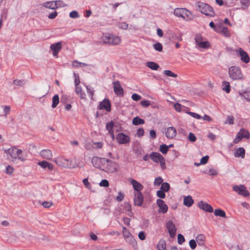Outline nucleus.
<instances>
[{
    "label": "nucleus",
    "instance_id": "obj_48",
    "mask_svg": "<svg viewBox=\"0 0 250 250\" xmlns=\"http://www.w3.org/2000/svg\"><path fill=\"white\" fill-rule=\"evenodd\" d=\"M177 241L179 245H182L185 241V239L183 235L180 233L178 234L177 235Z\"/></svg>",
    "mask_w": 250,
    "mask_h": 250
},
{
    "label": "nucleus",
    "instance_id": "obj_51",
    "mask_svg": "<svg viewBox=\"0 0 250 250\" xmlns=\"http://www.w3.org/2000/svg\"><path fill=\"white\" fill-rule=\"evenodd\" d=\"M187 113L194 118H195L197 119H200L202 118L201 116L196 113H194V112H190V111L187 112Z\"/></svg>",
    "mask_w": 250,
    "mask_h": 250
},
{
    "label": "nucleus",
    "instance_id": "obj_40",
    "mask_svg": "<svg viewBox=\"0 0 250 250\" xmlns=\"http://www.w3.org/2000/svg\"><path fill=\"white\" fill-rule=\"evenodd\" d=\"M169 189H170V185L168 183L165 182V183H163L161 184V186L160 187V189H161L165 192H167L169 190Z\"/></svg>",
    "mask_w": 250,
    "mask_h": 250
},
{
    "label": "nucleus",
    "instance_id": "obj_2",
    "mask_svg": "<svg viewBox=\"0 0 250 250\" xmlns=\"http://www.w3.org/2000/svg\"><path fill=\"white\" fill-rule=\"evenodd\" d=\"M197 9L207 16L213 17L215 16V12L212 7L205 3L198 2Z\"/></svg>",
    "mask_w": 250,
    "mask_h": 250
},
{
    "label": "nucleus",
    "instance_id": "obj_6",
    "mask_svg": "<svg viewBox=\"0 0 250 250\" xmlns=\"http://www.w3.org/2000/svg\"><path fill=\"white\" fill-rule=\"evenodd\" d=\"M106 161V158H100L98 157H93L91 160L93 166L97 168H99L103 170L104 164Z\"/></svg>",
    "mask_w": 250,
    "mask_h": 250
},
{
    "label": "nucleus",
    "instance_id": "obj_27",
    "mask_svg": "<svg viewBox=\"0 0 250 250\" xmlns=\"http://www.w3.org/2000/svg\"><path fill=\"white\" fill-rule=\"evenodd\" d=\"M206 237L203 234H199L196 237V241L199 246H203L205 244Z\"/></svg>",
    "mask_w": 250,
    "mask_h": 250
},
{
    "label": "nucleus",
    "instance_id": "obj_49",
    "mask_svg": "<svg viewBox=\"0 0 250 250\" xmlns=\"http://www.w3.org/2000/svg\"><path fill=\"white\" fill-rule=\"evenodd\" d=\"M198 45L200 48H207L209 46V42H208L207 41H206V42L202 41L201 42L199 43V44H198Z\"/></svg>",
    "mask_w": 250,
    "mask_h": 250
},
{
    "label": "nucleus",
    "instance_id": "obj_4",
    "mask_svg": "<svg viewBox=\"0 0 250 250\" xmlns=\"http://www.w3.org/2000/svg\"><path fill=\"white\" fill-rule=\"evenodd\" d=\"M174 14L176 16L185 20H191L193 17L191 13L186 8H177L174 9Z\"/></svg>",
    "mask_w": 250,
    "mask_h": 250
},
{
    "label": "nucleus",
    "instance_id": "obj_34",
    "mask_svg": "<svg viewBox=\"0 0 250 250\" xmlns=\"http://www.w3.org/2000/svg\"><path fill=\"white\" fill-rule=\"evenodd\" d=\"M214 214L216 216H220L221 217H226V212L225 211L220 208L215 209Z\"/></svg>",
    "mask_w": 250,
    "mask_h": 250
},
{
    "label": "nucleus",
    "instance_id": "obj_36",
    "mask_svg": "<svg viewBox=\"0 0 250 250\" xmlns=\"http://www.w3.org/2000/svg\"><path fill=\"white\" fill-rule=\"evenodd\" d=\"M59 103V97L58 95H55L52 98V107L53 108L56 107Z\"/></svg>",
    "mask_w": 250,
    "mask_h": 250
},
{
    "label": "nucleus",
    "instance_id": "obj_62",
    "mask_svg": "<svg viewBox=\"0 0 250 250\" xmlns=\"http://www.w3.org/2000/svg\"><path fill=\"white\" fill-rule=\"evenodd\" d=\"M131 98L133 100L135 101H138L141 100V96L137 93H133L131 96Z\"/></svg>",
    "mask_w": 250,
    "mask_h": 250
},
{
    "label": "nucleus",
    "instance_id": "obj_1",
    "mask_svg": "<svg viewBox=\"0 0 250 250\" xmlns=\"http://www.w3.org/2000/svg\"><path fill=\"white\" fill-rule=\"evenodd\" d=\"M102 41L105 44L117 45L120 43L121 39L118 36L109 33H106L102 36Z\"/></svg>",
    "mask_w": 250,
    "mask_h": 250
},
{
    "label": "nucleus",
    "instance_id": "obj_57",
    "mask_svg": "<svg viewBox=\"0 0 250 250\" xmlns=\"http://www.w3.org/2000/svg\"><path fill=\"white\" fill-rule=\"evenodd\" d=\"M226 124L233 125L234 123V117L232 116H229L225 122Z\"/></svg>",
    "mask_w": 250,
    "mask_h": 250
},
{
    "label": "nucleus",
    "instance_id": "obj_13",
    "mask_svg": "<svg viewBox=\"0 0 250 250\" xmlns=\"http://www.w3.org/2000/svg\"><path fill=\"white\" fill-rule=\"evenodd\" d=\"M98 108L100 110L105 109L107 112H110L111 110V103L108 99H104L102 101L99 106Z\"/></svg>",
    "mask_w": 250,
    "mask_h": 250
},
{
    "label": "nucleus",
    "instance_id": "obj_58",
    "mask_svg": "<svg viewBox=\"0 0 250 250\" xmlns=\"http://www.w3.org/2000/svg\"><path fill=\"white\" fill-rule=\"evenodd\" d=\"M243 137H242L241 135H240V132H238L235 138L233 140V143L234 144H238L242 139Z\"/></svg>",
    "mask_w": 250,
    "mask_h": 250
},
{
    "label": "nucleus",
    "instance_id": "obj_43",
    "mask_svg": "<svg viewBox=\"0 0 250 250\" xmlns=\"http://www.w3.org/2000/svg\"><path fill=\"white\" fill-rule=\"evenodd\" d=\"M163 183V179L161 177H156L154 181V185L155 186H159Z\"/></svg>",
    "mask_w": 250,
    "mask_h": 250
},
{
    "label": "nucleus",
    "instance_id": "obj_10",
    "mask_svg": "<svg viewBox=\"0 0 250 250\" xmlns=\"http://www.w3.org/2000/svg\"><path fill=\"white\" fill-rule=\"evenodd\" d=\"M116 139L119 144H126L129 143L130 141V137L123 133H118Z\"/></svg>",
    "mask_w": 250,
    "mask_h": 250
},
{
    "label": "nucleus",
    "instance_id": "obj_3",
    "mask_svg": "<svg viewBox=\"0 0 250 250\" xmlns=\"http://www.w3.org/2000/svg\"><path fill=\"white\" fill-rule=\"evenodd\" d=\"M119 168V166L117 163L106 159L103 170L107 173H114L118 171Z\"/></svg>",
    "mask_w": 250,
    "mask_h": 250
},
{
    "label": "nucleus",
    "instance_id": "obj_20",
    "mask_svg": "<svg viewBox=\"0 0 250 250\" xmlns=\"http://www.w3.org/2000/svg\"><path fill=\"white\" fill-rule=\"evenodd\" d=\"M176 130L174 127L170 126L167 128L166 132V136L167 138L173 139L176 136Z\"/></svg>",
    "mask_w": 250,
    "mask_h": 250
},
{
    "label": "nucleus",
    "instance_id": "obj_47",
    "mask_svg": "<svg viewBox=\"0 0 250 250\" xmlns=\"http://www.w3.org/2000/svg\"><path fill=\"white\" fill-rule=\"evenodd\" d=\"M73 66L78 67H83L84 66H87V64L84 63H82L78 62L77 61H74L72 62Z\"/></svg>",
    "mask_w": 250,
    "mask_h": 250
},
{
    "label": "nucleus",
    "instance_id": "obj_12",
    "mask_svg": "<svg viewBox=\"0 0 250 250\" xmlns=\"http://www.w3.org/2000/svg\"><path fill=\"white\" fill-rule=\"evenodd\" d=\"M166 227L168 230L170 236L173 238L176 233V228L173 222L171 220H168L166 223Z\"/></svg>",
    "mask_w": 250,
    "mask_h": 250
},
{
    "label": "nucleus",
    "instance_id": "obj_63",
    "mask_svg": "<svg viewBox=\"0 0 250 250\" xmlns=\"http://www.w3.org/2000/svg\"><path fill=\"white\" fill-rule=\"evenodd\" d=\"M69 16L70 18L74 19L78 18L79 17V15L77 11H73L70 13Z\"/></svg>",
    "mask_w": 250,
    "mask_h": 250
},
{
    "label": "nucleus",
    "instance_id": "obj_14",
    "mask_svg": "<svg viewBox=\"0 0 250 250\" xmlns=\"http://www.w3.org/2000/svg\"><path fill=\"white\" fill-rule=\"evenodd\" d=\"M134 197L133 199L134 204L135 206L141 207L144 201V196L141 192H136L134 193Z\"/></svg>",
    "mask_w": 250,
    "mask_h": 250
},
{
    "label": "nucleus",
    "instance_id": "obj_28",
    "mask_svg": "<svg viewBox=\"0 0 250 250\" xmlns=\"http://www.w3.org/2000/svg\"><path fill=\"white\" fill-rule=\"evenodd\" d=\"M222 88L223 90L225 91L227 93H229L231 90V86L229 82L224 81L222 82Z\"/></svg>",
    "mask_w": 250,
    "mask_h": 250
},
{
    "label": "nucleus",
    "instance_id": "obj_32",
    "mask_svg": "<svg viewBox=\"0 0 250 250\" xmlns=\"http://www.w3.org/2000/svg\"><path fill=\"white\" fill-rule=\"evenodd\" d=\"M114 123L112 121H111L110 122H108L106 124V129L108 130L109 133H112L113 135V139L114 138V135L113 133V127H114Z\"/></svg>",
    "mask_w": 250,
    "mask_h": 250
},
{
    "label": "nucleus",
    "instance_id": "obj_19",
    "mask_svg": "<svg viewBox=\"0 0 250 250\" xmlns=\"http://www.w3.org/2000/svg\"><path fill=\"white\" fill-rule=\"evenodd\" d=\"M61 2H62V0L47 1L44 2L42 4V6L46 8H49L51 9H56L58 7V3Z\"/></svg>",
    "mask_w": 250,
    "mask_h": 250
},
{
    "label": "nucleus",
    "instance_id": "obj_37",
    "mask_svg": "<svg viewBox=\"0 0 250 250\" xmlns=\"http://www.w3.org/2000/svg\"><path fill=\"white\" fill-rule=\"evenodd\" d=\"M22 152V150L16 148V151L15 152V154H16V159H18L21 161H24L25 160V158L21 155Z\"/></svg>",
    "mask_w": 250,
    "mask_h": 250
},
{
    "label": "nucleus",
    "instance_id": "obj_42",
    "mask_svg": "<svg viewBox=\"0 0 250 250\" xmlns=\"http://www.w3.org/2000/svg\"><path fill=\"white\" fill-rule=\"evenodd\" d=\"M168 150V146H167V145H166V144H163L160 146V151L163 154H167Z\"/></svg>",
    "mask_w": 250,
    "mask_h": 250
},
{
    "label": "nucleus",
    "instance_id": "obj_46",
    "mask_svg": "<svg viewBox=\"0 0 250 250\" xmlns=\"http://www.w3.org/2000/svg\"><path fill=\"white\" fill-rule=\"evenodd\" d=\"M154 49L159 52H161L163 50V45L160 42H157L153 44Z\"/></svg>",
    "mask_w": 250,
    "mask_h": 250
},
{
    "label": "nucleus",
    "instance_id": "obj_24",
    "mask_svg": "<svg viewBox=\"0 0 250 250\" xmlns=\"http://www.w3.org/2000/svg\"><path fill=\"white\" fill-rule=\"evenodd\" d=\"M235 157L244 158L245 156V150L243 147H240L237 149L234 153Z\"/></svg>",
    "mask_w": 250,
    "mask_h": 250
},
{
    "label": "nucleus",
    "instance_id": "obj_15",
    "mask_svg": "<svg viewBox=\"0 0 250 250\" xmlns=\"http://www.w3.org/2000/svg\"><path fill=\"white\" fill-rule=\"evenodd\" d=\"M236 53L240 57L241 60L245 62L248 63L250 62V58L248 53L245 52L242 48H240L236 50Z\"/></svg>",
    "mask_w": 250,
    "mask_h": 250
},
{
    "label": "nucleus",
    "instance_id": "obj_50",
    "mask_svg": "<svg viewBox=\"0 0 250 250\" xmlns=\"http://www.w3.org/2000/svg\"><path fill=\"white\" fill-rule=\"evenodd\" d=\"M165 191L161 190L160 189V190H158L157 191V193H156V195L159 197L161 199H164L166 197V194H165Z\"/></svg>",
    "mask_w": 250,
    "mask_h": 250
},
{
    "label": "nucleus",
    "instance_id": "obj_29",
    "mask_svg": "<svg viewBox=\"0 0 250 250\" xmlns=\"http://www.w3.org/2000/svg\"><path fill=\"white\" fill-rule=\"evenodd\" d=\"M166 242L163 239H161L157 245V250H167L166 249Z\"/></svg>",
    "mask_w": 250,
    "mask_h": 250
},
{
    "label": "nucleus",
    "instance_id": "obj_22",
    "mask_svg": "<svg viewBox=\"0 0 250 250\" xmlns=\"http://www.w3.org/2000/svg\"><path fill=\"white\" fill-rule=\"evenodd\" d=\"M40 155L43 158L48 160L51 159L53 157L51 151L47 149L42 150L40 152Z\"/></svg>",
    "mask_w": 250,
    "mask_h": 250
},
{
    "label": "nucleus",
    "instance_id": "obj_23",
    "mask_svg": "<svg viewBox=\"0 0 250 250\" xmlns=\"http://www.w3.org/2000/svg\"><path fill=\"white\" fill-rule=\"evenodd\" d=\"M123 233L125 239H128L130 241H134V244H136V241L134 240L132 235L125 227H123Z\"/></svg>",
    "mask_w": 250,
    "mask_h": 250
},
{
    "label": "nucleus",
    "instance_id": "obj_41",
    "mask_svg": "<svg viewBox=\"0 0 250 250\" xmlns=\"http://www.w3.org/2000/svg\"><path fill=\"white\" fill-rule=\"evenodd\" d=\"M87 92L89 95L91 99H93V96L94 93V89L90 85H86Z\"/></svg>",
    "mask_w": 250,
    "mask_h": 250
},
{
    "label": "nucleus",
    "instance_id": "obj_33",
    "mask_svg": "<svg viewBox=\"0 0 250 250\" xmlns=\"http://www.w3.org/2000/svg\"><path fill=\"white\" fill-rule=\"evenodd\" d=\"M239 94L242 99H244L248 102L250 101V91L239 92Z\"/></svg>",
    "mask_w": 250,
    "mask_h": 250
},
{
    "label": "nucleus",
    "instance_id": "obj_54",
    "mask_svg": "<svg viewBox=\"0 0 250 250\" xmlns=\"http://www.w3.org/2000/svg\"><path fill=\"white\" fill-rule=\"evenodd\" d=\"M109 182L106 179L102 180L99 183V185L101 187H108L109 186Z\"/></svg>",
    "mask_w": 250,
    "mask_h": 250
},
{
    "label": "nucleus",
    "instance_id": "obj_30",
    "mask_svg": "<svg viewBox=\"0 0 250 250\" xmlns=\"http://www.w3.org/2000/svg\"><path fill=\"white\" fill-rule=\"evenodd\" d=\"M146 65L153 70H157L159 67V64L153 62H147Z\"/></svg>",
    "mask_w": 250,
    "mask_h": 250
},
{
    "label": "nucleus",
    "instance_id": "obj_18",
    "mask_svg": "<svg viewBox=\"0 0 250 250\" xmlns=\"http://www.w3.org/2000/svg\"><path fill=\"white\" fill-rule=\"evenodd\" d=\"M129 181L132 185L135 191H136L137 192H141V191L143 190L144 187L141 183L133 179H129Z\"/></svg>",
    "mask_w": 250,
    "mask_h": 250
},
{
    "label": "nucleus",
    "instance_id": "obj_26",
    "mask_svg": "<svg viewBox=\"0 0 250 250\" xmlns=\"http://www.w3.org/2000/svg\"><path fill=\"white\" fill-rule=\"evenodd\" d=\"M183 202L184 205L188 207H191L194 203V200L190 195L185 197Z\"/></svg>",
    "mask_w": 250,
    "mask_h": 250
},
{
    "label": "nucleus",
    "instance_id": "obj_8",
    "mask_svg": "<svg viewBox=\"0 0 250 250\" xmlns=\"http://www.w3.org/2000/svg\"><path fill=\"white\" fill-rule=\"evenodd\" d=\"M113 90L115 94L119 97H123L124 95V91L119 81L113 82Z\"/></svg>",
    "mask_w": 250,
    "mask_h": 250
},
{
    "label": "nucleus",
    "instance_id": "obj_38",
    "mask_svg": "<svg viewBox=\"0 0 250 250\" xmlns=\"http://www.w3.org/2000/svg\"><path fill=\"white\" fill-rule=\"evenodd\" d=\"M16 151V147H11L10 148H9L7 150V153H8L11 157L13 158L16 159V154H15Z\"/></svg>",
    "mask_w": 250,
    "mask_h": 250
},
{
    "label": "nucleus",
    "instance_id": "obj_56",
    "mask_svg": "<svg viewBox=\"0 0 250 250\" xmlns=\"http://www.w3.org/2000/svg\"><path fill=\"white\" fill-rule=\"evenodd\" d=\"M240 2L242 5V8L243 9L247 8L249 5V1L248 0H241Z\"/></svg>",
    "mask_w": 250,
    "mask_h": 250
},
{
    "label": "nucleus",
    "instance_id": "obj_59",
    "mask_svg": "<svg viewBox=\"0 0 250 250\" xmlns=\"http://www.w3.org/2000/svg\"><path fill=\"white\" fill-rule=\"evenodd\" d=\"M188 140L191 142H195V141L196 140V136H195V135L192 133V132H190L188 134Z\"/></svg>",
    "mask_w": 250,
    "mask_h": 250
},
{
    "label": "nucleus",
    "instance_id": "obj_55",
    "mask_svg": "<svg viewBox=\"0 0 250 250\" xmlns=\"http://www.w3.org/2000/svg\"><path fill=\"white\" fill-rule=\"evenodd\" d=\"M208 175H211V176H216L218 175V172L217 169H214L213 168H211L209 169L208 170Z\"/></svg>",
    "mask_w": 250,
    "mask_h": 250
},
{
    "label": "nucleus",
    "instance_id": "obj_45",
    "mask_svg": "<svg viewBox=\"0 0 250 250\" xmlns=\"http://www.w3.org/2000/svg\"><path fill=\"white\" fill-rule=\"evenodd\" d=\"M221 33L225 37H230L229 31L227 27H223L221 31Z\"/></svg>",
    "mask_w": 250,
    "mask_h": 250
},
{
    "label": "nucleus",
    "instance_id": "obj_39",
    "mask_svg": "<svg viewBox=\"0 0 250 250\" xmlns=\"http://www.w3.org/2000/svg\"><path fill=\"white\" fill-rule=\"evenodd\" d=\"M164 74L167 76L169 77H178V75L175 73L172 72L171 71L169 70H166L164 71Z\"/></svg>",
    "mask_w": 250,
    "mask_h": 250
},
{
    "label": "nucleus",
    "instance_id": "obj_35",
    "mask_svg": "<svg viewBox=\"0 0 250 250\" xmlns=\"http://www.w3.org/2000/svg\"><path fill=\"white\" fill-rule=\"evenodd\" d=\"M239 132L240 135H241L243 138H245L246 139H249L250 138V134L248 130H246L244 128H242L240 129Z\"/></svg>",
    "mask_w": 250,
    "mask_h": 250
},
{
    "label": "nucleus",
    "instance_id": "obj_53",
    "mask_svg": "<svg viewBox=\"0 0 250 250\" xmlns=\"http://www.w3.org/2000/svg\"><path fill=\"white\" fill-rule=\"evenodd\" d=\"M189 245L191 250H194L197 246L196 241L194 239L190 240L189 242Z\"/></svg>",
    "mask_w": 250,
    "mask_h": 250
},
{
    "label": "nucleus",
    "instance_id": "obj_61",
    "mask_svg": "<svg viewBox=\"0 0 250 250\" xmlns=\"http://www.w3.org/2000/svg\"><path fill=\"white\" fill-rule=\"evenodd\" d=\"M208 159L209 156L208 155L203 157L200 160V164L201 165H205L207 164L208 162Z\"/></svg>",
    "mask_w": 250,
    "mask_h": 250
},
{
    "label": "nucleus",
    "instance_id": "obj_21",
    "mask_svg": "<svg viewBox=\"0 0 250 250\" xmlns=\"http://www.w3.org/2000/svg\"><path fill=\"white\" fill-rule=\"evenodd\" d=\"M62 48V46L61 42L52 44L50 45V49L53 51V56L55 57L57 56L59 52L61 50Z\"/></svg>",
    "mask_w": 250,
    "mask_h": 250
},
{
    "label": "nucleus",
    "instance_id": "obj_60",
    "mask_svg": "<svg viewBox=\"0 0 250 250\" xmlns=\"http://www.w3.org/2000/svg\"><path fill=\"white\" fill-rule=\"evenodd\" d=\"M202 37L200 34H197L195 37V41L197 44H199V43L202 41Z\"/></svg>",
    "mask_w": 250,
    "mask_h": 250
},
{
    "label": "nucleus",
    "instance_id": "obj_16",
    "mask_svg": "<svg viewBox=\"0 0 250 250\" xmlns=\"http://www.w3.org/2000/svg\"><path fill=\"white\" fill-rule=\"evenodd\" d=\"M198 207L203 210L207 212H212L213 211V208L208 203L204 202L203 201H200L198 204Z\"/></svg>",
    "mask_w": 250,
    "mask_h": 250
},
{
    "label": "nucleus",
    "instance_id": "obj_25",
    "mask_svg": "<svg viewBox=\"0 0 250 250\" xmlns=\"http://www.w3.org/2000/svg\"><path fill=\"white\" fill-rule=\"evenodd\" d=\"M38 165L43 168H46L49 170H52L53 169V165L46 161H42L38 163Z\"/></svg>",
    "mask_w": 250,
    "mask_h": 250
},
{
    "label": "nucleus",
    "instance_id": "obj_17",
    "mask_svg": "<svg viewBox=\"0 0 250 250\" xmlns=\"http://www.w3.org/2000/svg\"><path fill=\"white\" fill-rule=\"evenodd\" d=\"M156 203L159 208L158 210L159 213H166L167 211V206L163 200L161 199H157Z\"/></svg>",
    "mask_w": 250,
    "mask_h": 250
},
{
    "label": "nucleus",
    "instance_id": "obj_7",
    "mask_svg": "<svg viewBox=\"0 0 250 250\" xmlns=\"http://www.w3.org/2000/svg\"><path fill=\"white\" fill-rule=\"evenodd\" d=\"M233 190L244 197H248L250 194L249 191L247 190L246 187L244 185L234 186L233 187Z\"/></svg>",
    "mask_w": 250,
    "mask_h": 250
},
{
    "label": "nucleus",
    "instance_id": "obj_5",
    "mask_svg": "<svg viewBox=\"0 0 250 250\" xmlns=\"http://www.w3.org/2000/svg\"><path fill=\"white\" fill-rule=\"evenodd\" d=\"M151 160L156 163H160L162 169L166 168L165 159L164 157L158 152H152L149 155Z\"/></svg>",
    "mask_w": 250,
    "mask_h": 250
},
{
    "label": "nucleus",
    "instance_id": "obj_9",
    "mask_svg": "<svg viewBox=\"0 0 250 250\" xmlns=\"http://www.w3.org/2000/svg\"><path fill=\"white\" fill-rule=\"evenodd\" d=\"M229 74L230 78H241L242 77L240 68L235 66L229 68Z\"/></svg>",
    "mask_w": 250,
    "mask_h": 250
},
{
    "label": "nucleus",
    "instance_id": "obj_31",
    "mask_svg": "<svg viewBox=\"0 0 250 250\" xmlns=\"http://www.w3.org/2000/svg\"><path fill=\"white\" fill-rule=\"evenodd\" d=\"M132 124L135 125H138L145 124V120L138 116L134 117L132 120Z\"/></svg>",
    "mask_w": 250,
    "mask_h": 250
},
{
    "label": "nucleus",
    "instance_id": "obj_64",
    "mask_svg": "<svg viewBox=\"0 0 250 250\" xmlns=\"http://www.w3.org/2000/svg\"><path fill=\"white\" fill-rule=\"evenodd\" d=\"M124 198V194L122 192H119L118 193V196L116 198V200L118 202L122 201Z\"/></svg>",
    "mask_w": 250,
    "mask_h": 250
},
{
    "label": "nucleus",
    "instance_id": "obj_11",
    "mask_svg": "<svg viewBox=\"0 0 250 250\" xmlns=\"http://www.w3.org/2000/svg\"><path fill=\"white\" fill-rule=\"evenodd\" d=\"M74 83L75 85V91L76 93L80 96L81 99H84L85 98V94L83 91L82 87L79 85L80 79H74Z\"/></svg>",
    "mask_w": 250,
    "mask_h": 250
},
{
    "label": "nucleus",
    "instance_id": "obj_44",
    "mask_svg": "<svg viewBox=\"0 0 250 250\" xmlns=\"http://www.w3.org/2000/svg\"><path fill=\"white\" fill-rule=\"evenodd\" d=\"M13 83L15 85L22 86L25 83V82L24 80L14 79L13 81Z\"/></svg>",
    "mask_w": 250,
    "mask_h": 250
},
{
    "label": "nucleus",
    "instance_id": "obj_52",
    "mask_svg": "<svg viewBox=\"0 0 250 250\" xmlns=\"http://www.w3.org/2000/svg\"><path fill=\"white\" fill-rule=\"evenodd\" d=\"M118 26L121 29L126 30L128 27V25L126 22H122L118 23Z\"/></svg>",
    "mask_w": 250,
    "mask_h": 250
}]
</instances>
